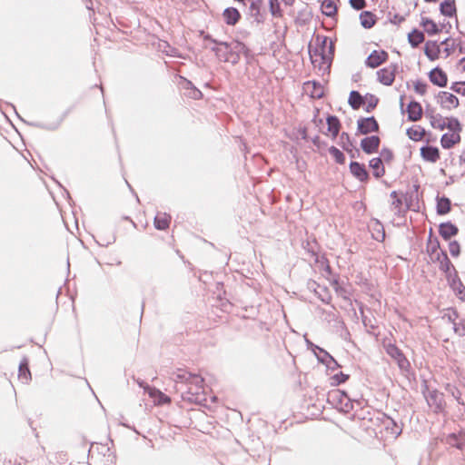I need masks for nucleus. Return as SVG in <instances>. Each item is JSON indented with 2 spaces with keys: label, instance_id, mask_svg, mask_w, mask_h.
I'll use <instances>...</instances> for the list:
<instances>
[{
  "label": "nucleus",
  "instance_id": "1",
  "mask_svg": "<svg viewBox=\"0 0 465 465\" xmlns=\"http://www.w3.org/2000/svg\"><path fill=\"white\" fill-rule=\"evenodd\" d=\"M318 47L315 48L313 54H311V60L314 67L325 72L330 69L333 55L334 44L332 40L327 36H317Z\"/></svg>",
  "mask_w": 465,
  "mask_h": 465
},
{
  "label": "nucleus",
  "instance_id": "2",
  "mask_svg": "<svg viewBox=\"0 0 465 465\" xmlns=\"http://www.w3.org/2000/svg\"><path fill=\"white\" fill-rule=\"evenodd\" d=\"M427 252L432 262H438L439 268L445 273H448L450 268L453 267L446 252L440 250V242L437 239L432 240L430 235L428 244H427Z\"/></svg>",
  "mask_w": 465,
  "mask_h": 465
},
{
  "label": "nucleus",
  "instance_id": "3",
  "mask_svg": "<svg viewBox=\"0 0 465 465\" xmlns=\"http://www.w3.org/2000/svg\"><path fill=\"white\" fill-rule=\"evenodd\" d=\"M328 401L344 413L350 412L353 409V402L347 393L341 390H333L328 393Z\"/></svg>",
  "mask_w": 465,
  "mask_h": 465
},
{
  "label": "nucleus",
  "instance_id": "4",
  "mask_svg": "<svg viewBox=\"0 0 465 465\" xmlns=\"http://www.w3.org/2000/svg\"><path fill=\"white\" fill-rule=\"evenodd\" d=\"M425 399L435 413H440L444 411L446 403L442 392H440L438 390H429L427 394H425Z\"/></svg>",
  "mask_w": 465,
  "mask_h": 465
},
{
  "label": "nucleus",
  "instance_id": "5",
  "mask_svg": "<svg viewBox=\"0 0 465 465\" xmlns=\"http://www.w3.org/2000/svg\"><path fill=\"white\" fill-rule=\"evenodd\" d=\"M387 353L396 361L401 371H409L411 364L402 351L394 344H389L386 348Z\"/></svg>",
  "mask_w": 465,
  "mask_h": 465
},
{
  "label": "nucleus",
  "instance_id": "6",
  "mask_svg": "<svg viewBox=\"0 0 465 465\" xmlns=\"http://www.w3.org/2000/svg\"><path fill=\"white\" fill-rule=\"evenodd\" d=\"M442 441L449 445L450 447L456 448L461 452L465 451V430H459L458 432H453L448 434Z\"/></svg>",
  "mask_w": 465,
  "mask_h": 465
},
{
  "label": "nucleus",
  "instance_id": "7",
  "mask_svg": "<svg viewBox=\"0 0 465 465\" xmlns=\"http://www.w3.org/2000/svg\"><path fill=\"white\" fill-rule=\"evenodd\" d=\"M187 396L193 397L198 396L203 392V379L198 374H193L187 382L184 391Z\"/></svg>",
  "mask_w": 465,
  "mask_h": 465
},
{
  "label": "nucleus",
  "instance_id": "8",
  "mask_svg": "<svg viewBox=\"0 0 465 465\" xmlns=\"http://www.w3.org/2000/svg\"><path fill=\"white\" fill-rule=\"evenodd\" d=\"M191 377L192 373L180 370L177 373H174L172 378L175 383L176 390L182 391V397L183 400L193 401L192 397L184 396L185 391H183Z\"/></svg>",
  "mask_w": 465,
  "mask_h": 465
},
{
  "label": "nucleus",
  "instance_id": "9",
  "mask_svg": "<svg viewBox=\"0 0 465 465\" xmlns=\"http://www.w3.org/2000/svg\"><path fill=\"white\" fill-rule=\"evenodd\" d=\"M357 131L361 134H368L379 131V124L373 116L361 117L357 121Z\"/></svg>",
  "mask_w": 465,
  "mask_h": 465
},
{
  "label": "nucleus",
  "instance_id": "10",
  "mask_svg": "<svg viewBox=\"0 0 465 465\" xmlns=\"http://www.w3.org/2000/svg\"><path fill=\"white\" fill-rule=\"evenodd\" d=\"M397 64H390L377 72L378 80L384 85L390 86L395 79Z\"/></svg>",
  "mask_w": 465,
  "mask_h": 465
},
{
  "label": "nucleus",
  "instance_id": "11",
  "mask_svg": "<svg viewBox=\"0 0 465 465\" xmlns=\"http://www.w3.org/2000/svg\"><path fill=\"white\" fill-rule=\"evenodd\" d=\"M315 349L319 351V353L316 354L318 361L324 364L328 369L334 371L341 367L337 361L324 349L319 346H315Z\"/></svg>",
  "mask_w": 465,
  "mask_h": 465
},
{
  "label": "nucleus",
  "instance_id": "12",
  "mask_svg": "<svg viewBox=\"0 0 465 465\" xmlns=\"http://www.w3.org/2000/svg\"><path fill=\"white\" fill-rule=\"evenodd\" d=\"M438 102L441 107L447 110H451L459 106V99L452 94L448 92H440L438 94Z\"/></svg>",
  "mask_w": 465,
  "mask_h": 465
},
{
  "label": "nucleus",
  "instance_id": "13",
  "mask_svg": "<svg viewBox=\"0 0 465 465\" xmlns=\"http://www.w3.org/2000/svg\"><path fill=\"white\" fill-rule=\"evenodd\" d=\"M381 140L377 135L365 137L361 142V147L364 153L371 154L377 152Z\"/></svg>",
  "mask_w": 465,
  "mask_h": 465
},
{
  "label": "nucleus",
  "instance_id": "14",
  "mask_svg": "<svg viewBox=\"0 0 465 465\" xmlns=\"http://www.w3.org/2000/svg\"><path fill=\"white\" fill-rule=\"evenodd\" d=\"M388 58V54L385 51L374 50L366 59V65L371 68H376L381 65Z\"/></svg>",
  "mask_w": 465,
  "mask_h": 465
},
{
  "label": "nucleus",
  "instance_id": "15",
  "mask_svg": "<svg viewBox=\"0 0 465 465\" xmlns=\"http://www.w3.org/2000/svg\"><path fill=\"white\" fill-rule=\"evenodd\" d=\"M205 40H210L212 41L213 44L215 45H221V46H223V47H228L230 48V51H232V53H235V54H238L241 55L242 53L245 52L246 51V46L244 45V44L239 42V41H234V42H232V43H227V42H219L215 39H213L210 35H206L204 37Z\"/></svg>",
  "mask_w": 465,
  "mask_h": 465
},
{
  "label": "nucleus",
  "instance_id": "16",
  "mask_svg": "<svg viewBox=\"0 0 465 465\" xmlns=\"http://www.w3.org/2000/svg\"><path fill=\"white\" fill-rule=\"evenodd\" d=\"M429 78L433 84L439 87H445L447 85V74L440 67L432 69L429 74Z\"/></svg>",
  "mask_w": 465,
  "mask_h": 465
},
{
  "label": "nucleus",
  "instance_id": "17",
  "mask_svg": "<svg viewBox=\"0 0 465 465\" xmlns=\"http://www.w3.org/2000/svg\"><path fill=\"white\" fill-rule=\"evenodd\" d=\"M350 171L351 174L360 182H366L369 179V173L365 165L358 162H351L350 163Z\"/></svg>",
  "mask_w": 465,
  "mask_h": 465
},
{
  "label": "nucleus",
  "instance_id": "18",
  "mask_svg": "<svg viewBox=\"0 0 465 465\" xmlns=\"http://www.w3.org/2000/svg\"><path fill=\"white\" fill-rule=\"evenodd\" d=\"M420 155L424 161L436 163L440 159V151L435 146L425 145L420 148Z\"/></svg>",
  "mask_w": 465,
  "mask_h": 465
},
{
  "label": "nucleus",
  "instance_id": "19",
  "mask_svg": "<svg viewBox=\"0 0 465 465\" xmlns=\"http://www.w3.org/2000/svg\"><path fill=\"white\" fill-rule=\"evenodd\" d=\"M408 119L411 122H417L421 118L422 107L420 103L411 101L407 107Z\"/></svg>",
  "mask_w": 465,
  "mask_h": 465
},
{
  "label": "nucleus",
  "instance_id": "20",
  "mask_svg": "<svg viewBox=\"0 0 465 465\" xmlns=\"http://www.w3.org/2000/svg\"><path fill=\"white\" fill-rule=\"evenodd\" d=\"M458 232V227L450 222L441 223L439 228V232L444 240H449L450 237L455 236Z\"/></svg>",
  "mask_w": 465,
  "mask_h": 465
},
{
  "label": "nucleus",
  "instance_id": "21",
  "mask_svg": "<svg viewBox=\"0 0 465 465\" xmlns=\"http://www.w3.org/2000/svg\"><path fill=\"white\" fill-rule=\"evenodd\" d=\"M460 142V135L459 133L444 134L440 138V144L444 149H450L456 143Z\"/></svg>",
  "mask_w": 465,
  "mask_h": 465
},
{
  "label": "nucleus",
  "instance_id": "22",
  "mask_svg": "<svg viewBox=\"0 0 465 465\" xmlns=\"http://www.w3.org/2000/svg\"><path fill=\"white\" fill-rule=\"evenodd\" d=\"M440 51V45L437 44V42L429 41L426 43L424 53L430 60L434 61L438 59Z\"/></svg>",
  "mask_w": 465,
  "mask_h": 465
},
{
  "label": "nucleus",
  "instance_id": "23",
  "mask_svg": "<svg viewBox=\"0 0 465 465\" xmlns=\"http://www.w3.org/2000/svg\"><path fill=\"white\" fill-rule=\"evenodd\" d=\"M440 11L441 15L452 17L456 15L455 0H443L440 5Z\"/></svg>",
  "mask_w": 465,
  "mask_h": 465
},
{
  "label": "nucleus",
  "instance_id": "24",
  "mask_svg": "<svg viewBox=\"0 0 465 465\" xmlns=\"http://www.w3.org/2000/svg\"><path fill=\"white\" fill-rule=\"evenodd\" d=\"M171 216L165 213H158L154 217V226L157 230H165L169 227Z\"/></svg>",
  "mask_w": 465,
  "mask_h": 465
},
{
  "label": "nucleus",
  "instance_id": "25",
  "mask_svg": "<svg viewBox=\"0 0 465 465\" xmlns=\"http://www.w3.org/2000/svg\"><path fill=\"white\" fill-rule=\"evenodd\" d=\"M148 394L157 404H164L171 401V399L168 396L155 388L148 387Z\"/></svg>",
  "mask_w": 465,
  "mask_h": 465
},
{
  "label": "nucleus",
  "instance_id": "26",
  "mask_svg": "<svg viewBox=\"0 0 465 465\" xmlns=\"http://www.w3.org/2000/svg\"><path fill=\"white\" fill-rule=\"evenodd\" d=\"M223 17L227 25H234L240 19L239 11L233 7H228L223 11Z\"/></svg>",
  "mask_w": 465,
  "mask_h": 465
},
{
  "label": "nucleus",
  "instance_id": "27",
  "mask_svg": "<svg viewBox=\"0 0 465 465\" xmlns=\"http://www.w3.org/2000/svg\"><path fill=\"white\" fill-rule=\"evenodd\" d=\"M369 165L373 170V175L376 178H381V176L384 175L385 169L382 164L381 158H378V157L372 158L371 160H370Z\"/></svg>",
  "mask_w": 465,
  "mask_h": 465
},
{
  "label": "nucleus",
  "instance_id": "28",
  "mask_svg": "<svg viewBox=\"0 0 465 465\" xmlns=\"http://www.w3.org/2000/svg\"><path fill=\"white\" fill-rule=\"evenodd\" d=\"M18 378L25 383H27L31 379V372L29 371L28 361L26 358H24L19 363Z\"/></svg>",
  "mask_w": 465,
  "mask_h": 465
},
{
  "label": "nucleus",
  "instance_id": "29",
  "mask_svg": "<svg viewBox=\"0 0 465 465\" xmlns=\"http://www.w3.org/2000/svg\"><path fill=\"white\" fill-rule=\"evenodd\" d=\"M361 25L366 29L371 28L375 25V15L369 11H364L360 15Z\"/></svg>",
  "mask_w": 465,
  "mask_h": 465
},
{
  "label": "nucleus",
  "instance_id": "30",
  "mask_svg": "<svg viewBox=\"0 0 465 465\" xmlns=\"http://www.w3.org/2000/svg\"><path fill=\"white\" fill-rule=\"evenodd\" d=\"M326 121L328 124V131L331 134L332 137L335 138L338 135L341 127L339 119L334 115H329Z\"/></svg>",
  "mask_w": 465,
  "mask_h": 465
},
{
  "label": "nucleus",
  "instance_id": "31",
  "mask_svg": "<svg viewBox=\"0 0 465 465\" xmlns=\"http://www.w3.org/2000/svg\"><path fill=\"white\" fill-rule=\"evenodd\" d=\"M450 200L445 196L437 198V213L443 215L450 211Z\"/></svg>",
  "mask_w": 465,
  "mask_h": 465
},
{
  "label": "nucleus",
  "instance_id": "32",
  "mask_svg": "<svg viewBox=\"0 0 465 465\" xmlns=\"http://www.w3.org/2000/svg\"><path fill=\"white\" fill-rule=\"evenodd\" d=\"M321 8L322 14L328 17H332L337 13V6L332 0H323Z\"/></svg>",
  "mask_w": 465,
  "mask_h": 465
},
{
  "label": "nucleus",
  "instance_id": "33",
  "mask_svg": "<svg viewBox=\"0 0 465 465\" xmlns=\"http://www.w3.org/2000/svg\"><path fill=\"white\" fill-rule=\"evenodd\" d=\"M424 34L417 29L412 30L408 35L409 43L412 47H417L420 44H421L424 41Z\"/></svg>",
  "mask_w": 465,
  "mask_h": 465
},
{
  "label": "nucleus",
  "instance_id": "34",
  "mask_svg": "<svg viewBox=\"0 0 465 465\" xmlns=\"http://www.w3.org/2000/svg\"><path fill=\"white\" fill-rule=\"evenodd\" d=\"M364 104L362 95L358 91H351L349 97V104L357 110Z\"/></svg>",
  "mask_w": 465,
  "mask_h": 465
},
{
  "label": "nucleus",
  "instance_id": "35",
  "mask_svg": "<svg viewBox=\"0 0 465 465\" xmlns=\"http://www.w3.org/2000/svg\"><path fill=\"white\" fill-rule=\"evenodd\" d=\"M429 117H430V124L434 129H439V130L442 131L446 128V121H445V118H443L441 116V114H429Z\"/></svg>",
  "mask_w": 465,
  "mask_h": 465
},
{
  "label": "nucleus",
  "instance_id": "36",
  "mask_svg": "<svg viewBox=\"0 0 465 465\" xmlns=\"http://www.w3.org/2000/svg\"><path fill=\"white\" fill-rule=\"evenodd\" d=\"M421 25L424 27V30L430 35H436L440 32L436 23L430 18H422Z\"/></svg>",
  "mask_w": 465,
  "mask_h": 465
},
{
  "label": "nucleus",
  "instance_id": "37",
  "mask_svg": "<svg viewBox=\"0 0 465 465\" xmlns=\"http://www.w3.org/2000/svg\"><path fill=\"white\" fill-rule=\"evenodd\" d=\"M211 50L215 53V55L220 61L225 62V58L229 55L230 48L223 47L216 45Z\"/></svg>",
  "mask_w": 465,
  "mask_h": 465
},
{
  "label": "nucleus",
  "instance_id": "38",
  "mask_svg": "<svg viewBox=\"0 0 465 465\" xmlns=\"http://www.w3.org/2000/svg\"><path fill=\"white\" fill-rule=\"evenodd\" d=\"M407 135L413 141H420L424 135V129L420 126L416 128H409L407 130Z\"/></svg>",
  "mask_w": 465,
  "mask_h": 465
},
{
  "label": "nucleus",
  "instance_id": "39",
  "mask_svg": "<svg viewBox=\"0 0 465 465\" xmlns=\"http://www.w3.org/2000/svg\"><path fill=\"white\" fill-rule=\"evenodd\" d=\"M451 287L459 299L465 301V286L462 284V282L460 280L453 281Z\"/></svg>",
  "mask_w": 465,
  "mask_h": 465
},
{
  "label": "nucleus",
  "instance_id": "40",
  "mask_svg": "<svg viewBox=\"0 0 465 465\" xmlns=\"http://www.w3.org/2000/svg\"><path fill=\"white\" fill-rule=\"evenodd\" d=\"M445 389L458 401L459 404L464 405V402L461 401V392L456 386L448 383Z\"/></svg>",
  "mask_w": 465,
  "mask_h": 465
},
{
  "label": "nucleus",
  "instance_id": "41",
  "mask_svg": "<svg viewBox=\"0 0 465 465\" xmlns=\"http://www.w3.org/2000/svg\"><path fill=\"white\" fill-rule=\"evenodd\" d=\"M329 153L334 158L336 163H338L340 164H342L345 163V155L343 154V153L341 150H339L335 146L330 147Z\"/></svg>",
  "mask_w": 465,
  "mask_h": 465
},
{
  "label": "nucleus",
  "instance_id": "42",
  "mask_svg": "<svg viewBox=\"0 0 465 465\" xmlns=\"http://www.w3.org/2000/svg\"><path fill=\"white\" fill-rule=\"evenodd\" d=\"M448 123H446V128H448L452 133H460L461 131V125L460 121L457 118L450 117L447 118Z\"/></svg>",
  "mask_w": 465,
  "mask_h": 465
},
{
  "label": "nucleus",
  "instance_id": "43",
  "mask_svg": "<svg viewBox=\"0 0 465 465\" xmlns=\"http://www.w3.org/2000/svg\"><path fill=\"white\" fill-rule=\"evenodd\" d=\"M187 85H191V88H188V92H186V95L192 99H200L203 95L202 92L197 89L192 82L186 81Z\"/></svg>",
  "mask_w": 465,
  "mask_h": 465
},
{
  "label": "nucleus",
  "instance_id": "44",
  "mask_svg": "<svg viewBox=\"0 0 465 465\" xmlns=\"http://www.w3.org/2000/svg\"><path fill=\"white\" fill-rule=\"evenodd\" d=\"M269 6L271 14L273 16L280 17L282 16V11L280 7V4L278 0H269Z\"/></svg>",
  "mask_w": 465,
  "mask_h": 465
},
{
  "label": "nucleus",
  "instance_id": "45",
  "mask_svg": "<svg viewBox=\"0 0 465 465\" xmlns=\"http://www.w3.org/2000/svg\"><path fill=\"white\" fill-rule=\"evenodd\" d=\"M348 379H349V375L341 371V372L333 375L331 378V385H339L341 383L345 382Z\"/></svg>",
  "mask_w": 465,
  "mask_h": 465
},
{
  "label": "nucleus",
  "instance_id": "46",
  "mask_svg": "<svg viewBox=\"0 0 465 465\" xmlns=\"http://www.w3.org/2000/svg\"><path fill=\"white\" fill-rule=\"evenodd\" d=\"M449 251L452 256H459L460 252V246L459 242L457 241L450 242L449 244Z\"/></svg>",
  "mask_w": 465,
  "mask_h": 465
},
{
  "label": "nucleus",
  "instance_id": "47",
  "mask_svg": "<svg viewBox=\"0 0 465 465\" xmlns=\"http://www.w3.org/2000/svg\"><path fill=\"white\" fill-rule=\"evenodd\" d=\"M378 102H379V99L375 95L370 94L365 111L368 113L371 112L377 106Z\"/></svg>",
  "mask_w": 465,
  "mask_h": 465
},
{
  "label": "nucleus",
  "instance_id": "48",
  "mask_svg": "<svg viewBox=\"0 0 465 465\" xmlns=\"http://www.w3.org/2000/svg\"><path fill=\"white\" fill-rule=\"evenodd\" d=\"M382 161H385V162H391L392 159H393V153L388 149V148H383L381 151V157Z\"/></svg>",
  "mask_w": 465,
  "mask_h": 465
},
{
  "label": "nucleus",
  "instance_id": "49",
  "mask_svg": "<svg viewBox=\"0 0 465 465\" xmlns=\"http://www.w3.org/2000/svg\"><path fill=\"white\" fill-rule=\"evenodd\" d=\"M414 90L416 93L423 95L427 91V84L425 83H422L420 81H417L414 84Z\"/></svg>",
  "mask_w": 465,
  "mask_h": 465
},
{
  "label": "nucleus",
  "instance_id": "50",
  "mask_svg": "<svg viewBox=\"0 0 465 465\" xmlns=\"http://www.w3.org/2000/svg\"><path fill=\"white\" fill-rule=\"evenodd\" d=\"M351 6L355 10H361L366 6L365 0H350Z\"/></svg>",
  "mask_w": 465,
  "mask_h": 465
},
{
  "label": "nucleus",
  "instance_id": "51",
  "mask_svg": "<svg viewBox=\"0 0 465 465\" xmlns=\"http://www.w3.org/2000/svg\"><path fill=\"white\" fill-rule=\"evenodd\" d=\"M229 53V55L225 58V62L232 64H237L240 61V54L232 53V51Z\"/></svg>",
  "mask_w": 465,
  "mask_h": 465
},
{
  "label": "nucleus",
  "instance_id": "52",
  "mask_svg": "<svg viewBox=\"0 0 465 465\" xmlns=\"http://www.w3.org/2000/svg\"><path fill=\"white\" fill-rule=\"evenodd\" d=\"M260 4H261V1L258 0V1H252L251 3V5H250V8L252 11H256L257 13H259V10H260Z\"/></svg>",
  "mask_w": 465,
  "mask_h": 465
},
{
  "label": "nucleus",
  "instance_id": "53",
  "mask_svg": "<svg viewBox=\"0 0 465 465\" xmlns=\"http://www.w3.org/2000/svg\"><path fill=\"white\" fill-rule=\"evenodd\" d=\"M450 89L452 91H454L455 93H461V89L460 87V83H453L452 85L450 86Z\"/></svg>",
  "mask_w": 465,
  "mask_h": 465
},
{
  "label": "nucleus",
  "instance_id": "54",
  "mask_svg": "<svg viewBox=\"0 0 465 465\" xmlns=\"http://www.w3.org/2000/svg\"><path fill=\"white\" fill-rule=\"evenodd\" d=\"M306 342H307L308 348H310L315 353V355L319 353L318 350L315 349V346H316L315 344H313L309 340H306Z\"/></svg>",
  "mask_w": 465,
  "mask_h": 465
},
{
  "label": "nucleus",
  "instance_id": "55",
  "mask_svg": "<svg viewBox=\"0 0 465 465\" xmlns=\"http://www.w3.org/2000/svg\"><path fill=\"white\" fill-rule=\"evenodd\" d=\"M136 382L139 385V387L143 388L148 392L149 386L144 381L138 379L136 380Z\"/></svg>",
  "mask_w": 465,
  "mask_h": 465
},
{
  "label": "nucleus",
  "instance_id": "56",
  "mask_svg": "<svg viewBox=\"0 0 465 465\" xmlns=\"http://www.w3.org/2000/svg\"><path fill=\"white\" fill-rule=\"evenodd\" d=\"M341 139L346 140L350 144H351L350 141V135L347 133H342L341 135Z\"/></svg>",
  "mask_w": 465,
  "mask_h": 465
},
{
  "label": "nucleus",
  "instance_id": "57",
  "mask_svg": "<svg viewBox=\"0 0 465 465\" xmlns=\"http://www.w3.org/2000/svg\"><path fill=\"white\" fill-rule=\"evenodd\" d=\"M282 2L287 6H292L293 5L295 0H282Z\"/></svg>",
  "mask_w": 465,
  "mask_h": 465
},
{
  "label": "nucleus",
  "instance_id": "58",
  "mask_svg": "<svg viewBox=\"0 0 465 465\" xmlns=\"http://www.w3.org/2000/svg\"><path fill=\"white\" fill-rule=\"evenodd\" d=\"M28 124L33 125V126H36V127L45 128V126L42 124L28 123Z\"/></svg>",
  "mask_w": 465,
  "mask_h": 465
},
{
  "label": "nucleus",
  "instance_id": "59",
  "mask_svg": "<svg viewBox=\"0 0 465 465\" xmlns=\"http://www.w3.org/2000/svg\"><path fill=\"white\" fill-rule=\"evenodd\" d=\"M393 204H395L396 206H399L401 204V200L400 199H396L394 202H393Z\"/></svg>",
  "mask_w": 465,
  "mask_h": 465
},
{
  "label": "nucleus",
  "instance_id": "60",
  "mask_svg": "<svg viewBox=\"0 0 465 465\" xmlns=\"http://www.w3.org/2000/svg\"><path fill=\"white\" fill-rule=\"evenodd\" d=\"M444 51L446 52V55H447V56H449V55H450V48H449V47H446V48L444 49Z\"/></svg>",
  "mask_w": 465,
  "mask_h": 465
},
{
  "label": "nucleus",
  "instance_id": "61",
  "mask_svg": "<svg viewBox=\"0 0 465 465\" xmlns=\"http://www.w3.org/2000/svg\"><path fill=\"white\" fill-rule=\"evenodd\" d=\"M396 195H397V193H396V192H395V191L391 192V197H396Z\"/></svg>",
  "mask_w": 465,
  "mask_h": 465
},
{
  "label": "nucleus",
  "instance_id": "62",
  "mask_svg": "<svg viewBox=\"0 0 465 465\" xmlns=\"http://www.w3.org/2000/svg\"><path fill=\"white\" fill-rule=\"evenodd\" d=\"M384 238H385V232H384V231L382 230V232H381V241H383V240H384Z\"/></svg>",
  "mask_w": 465,
  "mask_h": 465
},
{
  "label": "nucleus",
  "instance_id": "63",
  "mask_svg": "<svg viewBox=\"0 0 465 465\" xmlns=\"http://www.w3.org/2000/svg\"><path fill=\"white\" fill-rule=\"evenodd\" d=\"M401 107H403V96L401 97Z\"/></svg>",
  "mask_w": 465,
  "mask_h": 465
},
{
  "label": "nucleus",
  "instance_id": "64",
  "mask_svg": "<svg viewBox=\"0 0 465 465\" xmlns=\"http://www.w3.org/2000/svg\"><path fill=\"white\" fill-rule=\"evenodd\" d=\"M465 63V57H463L461 60H460V64H463Z\"/></svg>",
  "mask_w": 465,
  "mask_h": 465
}]
</instances>
